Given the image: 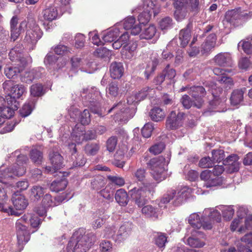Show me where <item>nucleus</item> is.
<instances>
[{
	"mask_svg": "<svg viewBox=\"0 0 252 252\" xmlns=\"http://www.w3.org/2000/svg\"><path fill=\"white\" fill-rule=\"evenodd\" d=\"M18 18L17 16L12 17L10 21V38L13 41L17 40L19 37L24 26H27L26 21L21 22L18 27Z\"/></svg>",
	"mask_w": 252,
	"mask_h": 252,
	"instance_id": "10",
	"label": "nucleus"
},
{
	"mask_svg": "<svg viewBox=\"0 0 252 252\" xmlns=\"http://www.w3.org/2000/svg\"><path fill=\"white\" fill-rule=\"evenodd\" d=\"M7 100V105L0 111V116L3 118L10 119L14 115V111L17 110L19 106L18 101H15L13 98Z\"/></svg>",
	"mask_w": 252,
	"mask_h": 252,
	"instance_id": "13",
	"label": "nucleus"
},
{
	"mask_svg": "<svg viewBox=\"0 0 252 252\" xmlns=\"http://www.w3.org/2000/svg\"><path fill=\"white\" fill-rule=\"evenodd\" d=\"M128 233L129 230L126 227V225H122L120 227L118 231V233L115 238V241L119 243L126 240L128 236Z\"/></svg>",
	"mask_w": 252,
	"mask_h": 252,
	"instance_id": "41",
	"label": "nucleus"
},
{
	"mask_svg": "<svg viewBox=\"0 0 252 252\" xmlns=\"http://www.w3.org/2000/svg\"><path fill=\"white\" fill-rule=\"evenodd\" d=\"M189 93L197 102L194 103V107L201 108L204 102L203 97L206 94L205 88L201 86H193L190 88Z\"/></svg>",
	"mask_w": 252,
	"mask_h": 252,
	"instance_id": "9",
	"label": "nucleus"
},
{
	"mask_svg": "<svg viewBox=\"0 0 252 252\" xmlns=\"http://www.w3.org/2000/svg\"><path fill=\"white\" fill-rule=\"evenodd\" d=\"M156 235L154 237L155 243L159 248H164L166 243L167 242V236L165 233L158 232H156Z\"/></svg>",
	"mask_w": 252,
	"mask_h": 252,
	"instance_id": "36",
	"label": "nucleus"
},
{
	"mask_svg": "<svg viewBox=\"0 0 252 252\" xmlns=\"http://www.w3.org/2000/svg\"><path fill=\"white\" fill-rule=\"evenodd\" d=\"M165 79L172 80L176 75V70L171 67L170 64L166 65L161 72Z\"/></svg>",
	"mask_w": 252,
	"mask_h": 252,
	"instance_id": "44",
	"label": "nucleus"
},
{
	"mask_svg": "<svg viewBox=\"0 0 252 252\" xmlns=\"http://www.w3.org/2000/svg\"><path fill=\"white\" fill-rule=\"evenodd\" d=\"M2 88L4 91L7 94L6 96L7 100L13 98L15 101H18L17 99L20 98L22 96L26 93V88L20 84L14 85L13 82L11 80H6L2 84Z\"/></svg>",
	"mask_w": 252,
	"mask_h": 252,
	"instance_id": "4",
	"label": "nucleus"
},
{
	"mask_svg": "<svg viewBox=\"0 0 252 252\" xmlns=\"http://www.w3.org/2000/svg\"><path fill=\"white\" fill-rule=\"evenodd\" d=\"M16 228L17 230V237L18 244L19 246L23 248L30 239L31 235L27 226L24 224H19L16 222Z\"/></svg>",
	"mask_w": 252,
	"mask_h": 252,
	"instance_id": "11",
	"label": "nucleus"
},
{
	"mask_svg": "<svg viewBox=\"0 0 252 252\" xmlns=\"http://www.w3.org/2000/svg\"><path fill=\"white\" fill-rule=\"evenodd\" d=\"M156 33V28L153 25H151L146 28L141 33L140 36L141 39H150L153 37Z\"/></svg>",
	"mask_w": 252,
	"mask_h": 252,
	"instance_id": "43",
	"label": "nucleus"
},
{
	"mask_svg": "<svg viewBox=\"0 0 252 252\" xmlns=\"http://www.w3.org/2000/svg\"><path fill=\"white\" fill-rule=\"evenodd\" d=\"M43 188L37 186L32 187L30 194L31 198L34 200H39L43 195Z\"/></svg>",
	"mask_w": 252,
	"mask_h": 252,
	"instance_id": "45",
	"label": "nucleus"
},
{
	"mask_svg": "<svg viewBox=\"0 0 252 252\" xmlns=\"http://www.w3.org/2000/svg\"><path fill=\"white\" fill-rule=\"evenodd\" d=\"M217 65L223 67H232L233 61L230 55L227 53H220L217 54L214 58Z\"/></svg>",
	"mask_w": 252,
	"mask_h": 252,
	"instance_id": "16",
	"label": "nucleus"
},
{
	"mask_svg": "<svg viewBox=\"0 0 252 252\" xmlns=\"http://www.w3.org/2000/svg\"><path fill=\"white\" fill-rule=\"evenodd\" d=\"M224 219L229 220L231 219L234 214V210L231 206H228L223 209L222 211Z\"/></svg>",
	"mask_w": 252,
	"mask_h": 252,
	"instance_id": "63",
	"label": "nucleus"
},
{
	"mask_svg": "<svg viewBox=\"0 0 252 252\" xmlns=\"http://www.w3.org/2000/svg\"><path fill=\"white\" fill-rule=\"evenodd\" d=\"M137 44L136 42H129L128 44L124 45L122 53L123 56L126 58L130 59L133 55V52L136 50Z\"/></svg>",
	"mask_w": 252,
	"mask_h": 252,
	"instance_id": "30",
	"label": "nucleus"
},
{
	"mask_svg": "<svg viewBox=\"0 0 252 252\" xmlns=\"http://www.w3.org/2000/svg\"><path fill=\"white\" fill-rule=\"evenodd\" d=\"M215 163L212 158L209 157H204L202 158L199 162V166L203 168H210L212 167Z\"/></svg>",
	"mask_w": 252,
	"mask_h": 252,
	"instance_id": "57",
	"label": "nucleus"
},
{
	"mask_svg": "<svg viewBox=\"0 0 252 252\" xmlns=\"http://www.w3.org/2000/svg\"><path fill=\"white\" fill-rule=\"evenodd\" d=\"M0 210L5 213H7L8 215L19 216V214L15 211L11 206L9 205L7 203H4L0 202Z\"/></svg>",
	"mask_w": 252,
	"mask_h": 252,
	"instance_id": "53",
	"label": "nucleus"
},
{
	"mask_svg": "<svg viewBox=\"0 0 252 252\" xmlns=\"http://www.w3.org/2000/svg\"><path fill=\"white\" fill-rule=\"evenodd\" d=\"M152 14L150 13L147 12V11H143L139 15L138 17L139 23L143 25L148 23L150 20Z\"/></svg>",
	"mask_w": 252,
	"mask_h": 252,
	"instance_id": "62",
	"label": "nucleus"
},
{
	"mask_svg": "<svg viewBox=\"0 0 252 252\" xmlns=\"http://www.w3.org/2000/svg\"><path fill=\"white\" fill-rule=\"evenodd\" d=\"M36 100L34 98L29 99L20 109L19 115L21 118H25L31 114L35 108Z\"/></svg>",
	"mask_w": 252,
	"mask_h": 252,
	"instance_id": "18",
	"label": "nucleus"
},
{
	"mask_svg": "<svg viewBox=\"0 0 252 252\" xmlns=\"http://www.w3.org/2000/svg\"><path fill=\"white\" fill-rule=\"evenodd\" d=\"M36 71L34 70H32L29 71H26L25 74L21 77V81L27 84L31 83L35 79Z\"/></svg>",
	"mask_w": 252,
	"mask_h": 252,
	"instance_id": "49",
	"label": "nucleus"
},
{
	"mask_svg": "<svg viewBox=\"0 0 252 252\" xmlns=\"http://www.w3.org/2000/svg\"><path fill=\"white\" fill-rule=\"evenodd\" d=\"M22 69L13 66H6L4 68V73L9 79H14L22 71Z\"/></svg>",
	"mask_w": 252,
	"mask_h": 252,
	"instance_id": "34",
	"label": "nucleus"
},
{
	"mask_svg": "<svg viewBox=\"0 0 252 252\" xmlns=\"http://www.w3.org/2000/svg\"><path fill=\"white\" fill-rule=\"evenodd\" d=\"M42 15L44 21L51 22L56 20L58 17L57 8L54 5L49 6L43 10Z\"/></svg>",
	"mask_w": 252,
	"mask_h": 252,
	"instance_id": "22",
	"label": "nucleus"
},
{
	"mask_svg": "<svg viewBox=\"0 0 252 252\" xmlns=\"http://www.w3.org/2000/svg\"><path fill=\"white\" fill-rule=\"evenodd\" d=\"M246 90V88L233 90L230 98L231 104L233 105L240 104L243 100L244 94Z\"/></svg>",
	"mask_w": 252,
	"mask_h": 252,
	"instance_id": "24",
	"label": "nucleus"
},
{
	"mask_svg": "<svg viewBox=\"0 0 252 252\" xmlns=\"http://www.w3.org/2000/svg\"><path fill=\"white\" fill-rule=\"evenodd\" d=\"M49 159L52 166H46V170L48 172H55L62 167L63 164V158L58 152H52L49 155Z\"/></svg>",
	"mask_w": 252,
	"mask_h": 252,
	"instance_id": "14",
	"label": "nucleus"
},
{
	"mask_svg": "<svg viewBox=\"0 0 252 252\" xmlns=\"http://www.w3.org/2000/svg\"><path fill=\"white\" fill-rule=\"evenodd\" d=\"M117 138L115 136H112L108 138L106 141L107 150L109 152L114 151L117 144Z\"/></svg>",
	"mask_w": 252,
	"mask_h": 252,
	"instance_id": "59",
	"label": "nucleus"
},
{
	"mask_svg": "<svg viewBox=\"0 0 252 252\" xmlns=\"http://www.w3.org/2000/svg\"><path fill=\"white\" fill-rule=\"evenodd\" d=\"M42 34L43 32L38 27L35 26L32 29L27 30L24 41L33 49V47L40 39Z\"/></svg>",
	"mask_w": 252,
	"mask_h": 252,
	"instance_id": "7",
	"label": "nucleus"
},
{
	"mask_svg": "<svg viewBox=\"0 0 252 252\" xmlns=\"http://www.w3.org/2000/svg\"><path fill=\"white\" fill-rule=\"evenodd\" d=\"M165 159L162 156L151 159L147 163V166L152 170V174L155 180L159 183L166 178L164 168Z\"/></svg>",
	"mask_w": 252,
	"mask_h": 252,
	"instance_id": "3",
	"label": "nucleus"
},
{
	"mask_svg": "<svg viewBox=\"0 0 252 252\" xmlns=\"http://www.w3.org/2000/svg\"><path fill=\"white\" fill-rule=\"evenodd\" d=\"M111 77L114 79H120L124 74V68L121 63L113 62L110 66Z\"/></svg>",
	"mask_w": 252,
	"mask_h": 252,
	"instance_id": "21",
	"label": "nucleus"
},
{
	"mask_svg": "<svg viewBox=\"0 0 252 252\" xmlns=\"http://www.w3.org/2000/svg\"><path fill=\"white\" fill-rule=\"evenodd\" d=\"M116 202L122 206H126L128 202V196L127 192L123 189H118L115 193Z\"/></svg>",
	"mask_w": 252,
	"mask_h": 252,
	"instance_id": "26",
	"label": "nucleus"
},
{
	"mask_svg": "<svg viewBox=\"0 0 252 252\" xmlns=\"http://www.w3.org/2000/svg\"><path fill=\"white\" fill-rule=\"evenodd\" d=\"M67 183V180L64 177H63L62 178L59 180L57 179L51 183L50 188L52 191L58 192L64 189Z\"/></svg>",
	"mask_w": 252,
	"mask_h": 252,
	"instance_id": "28",
	"label": "nucleus"
},
{
	"mask_svg": "<svg viewBox=\"0 0 252 252\" xmlns=\"http://www.w3.org/2000/svg\"><path fill=\"white\" fill-rule=\"evenodd\" d=\"M200 10L199 0H188V11L197 14Z\"/></svg>",
	"mask_w": 252,
	"mask_h": 252,
	"instance_id": "48",
	"label": "nucleus"
},
{
	"mask_svg": "<svg viewBox=\"0 0 252 252\" xmlns=\"http://www.w3.org/2000/svg\"><path fill=\"white\" fill-rule=\"evenodd\" d=\"M151 119L155 122L162 121L165 118L164 112L159 107H154L149 112Z\"/></svg>",
	"mask_w": 252,
	"mask_h": 252,
	"instance_id": "32",
	"label": "nucleus"
},
{
	"mask_svg": "<svg viewBox=\"0 0 252 252\" xmlns=\"http://www.w3.org/2000/svg\"><path fill=\"white\" fill-rule=\"evenodd\" d=\"M30 158L36 164L41 163L43 158L42 152L37 148H33L30 152Z\"/></svg>",
	"mask_w": 252,
	"mask_h": 252,
	"instance_id": "39",
	"label": "nucleus"
},
{
	"mask_svg": "<svg viewBox=\"0 0 252 252\" xmlns=\"http://www.w3.org/2000/svg\"><path fill=\"white\" fill-rule=\"evenodd\" d=\"M188 244L189 246L193 248H201L205 245V243L200 241L199 239L193 237H189L188 239Z\"/></svg>",
	"mask_w": 252,
	"mask_h": 252,
	"instance_id": "58",
	"label": "nucleus"
},
{
	"mask_svg": "<svg viewBox=\"0 0 252 252\" xmlns=\"http://www.w3.org/2000/svg\"><path fill=\"white\" fill-rule=\"evenodd\" d=\"M13 204L16 210H23L26 208L28 201L24 196L15 194L12 198Z\"/></svg>",
	"mask_w": 252,
	"mask_h": 252,
	"instance_id": "25",
	"label": "nucleus"
},
{
	"mask_svg": "<svg viewBox=\"0 0 252 252\" xmlns=\"http://www.w3.org/2000/svg\"><path fill=\"white\" fill-rule=\"evenodd\" d=\"M154 91L149 87L142 88L138 93L135 95V101H141L144 99L147 96L153 95Z\"/></svg>",
	"mask_w": 252,
	"mask_h": 252,
	"instance_id": "35",
	"label": "nucleus"
},
{
	"mask_svg": "<svg viewBox=\"0 0 252 252\" xmlns=\"http://www.w3.org/2000/svg\"><path fill=\"white\" fill-rule=\"evenodd\" d=\"M96 237L93 233H86L83 230L74 233L68 242L67 252H86L94 245Z\"/></svg>",
	"mask_w": 252,
	"mask_h": 252,
	"instance_id": "1",
	"label": "nucleus"
},
{
	"mask_svg": "<svg viewBox=\"0 0 252 252\" xmlns=\"http://www.w3.org/2000/svg\"><path fill=\"white\" fill-rule=\"evenodd\" d=\"M99 246L102 252H111L112 250V244L110 241L103 240Z\"/></svg>",
	"mask_w": 252,
	"mask_h": 252,
	"instance_id": "64",
	"label": "nucleus"
},
{
	"mask_svg": "<svg viewBox=\"0 0 252 252\" xmlns=\"http://www.w3.org/2000/svg\"><path fill=\"white\" fill-rule=\"evenodd\" d=\"M173 5L176 11H188V0H174Z\"/></svg>",
	"mask_w": 252,
	"mask_h": 252,
	"instance_id": "46",
	"label": "nucleus"
},
{
	"mask_svg": "<svg viewBox=\"0 0 252 252\" xmlns=\"http://www.w3.org/2000/svg\"><path fill=\"white\" fill-rule=\"evenodd\" d=\"M8 172L15 176H22L26 172V168L25 167L20 166L15 164L8 168Z\"/></svg>",
	"mask_w": 252,
	"mask_h": 252,
	"instance_id": "47",
	"label": "nucleus"
},
{
	"mask_svg": "<svg viewBox=\"0 0 252 252\" xmlns=\"http://www.w3.org/2000/svg\"><path fill=\"white\" fill-rule=\"evenodd\" d=\"M216 43V35L212 34L207 37L201 47L200 52L203 55H208L211 50L215 47Z\"/></svg>",
	"mask_w": 252,
	"mask_h": 252,
	"instance_id": "17",
	"label": "nucleus"
},
{
	"mask_svg": "<svg viewBox=\"0 0 252 252\" xmlns=\"http://www.w3.org/2000/svg\"><path fill=\"white\" fill-rule=\"evenodd\" d=\"M189 194V192L186 188H183L178 192L175 189H170L164 194L161 202L163 203H167L171 200L174 199L173 204L175 206H178L188 198Z\"/></svg>",
	"mask_w": 252,
	"mask_h": 252,
	"instance_id": "5",
	"label": "nucleus"
},
{
	"mask_svg": "<svg viewBox=\"0 0 252 252\" xmlns=\"http://www.w3.org/2000/svg\"><path fill=\"white\" fill-rule=\"evenodd\" d=\"M119 35V31L117 29L109 31L104 33L102 37L104 43L111 42L114 41Z\"/></svg>",
	"mask_w": 252,
	"mask_h": 252,
	"instance_id": "42",
	"label": "nucleus"
},
{
	"mask_svg": "<svg viewBox=\"0 0 252 252\" xmlns=\"http://www.w3.org/2000/svg\"><path fill=\"white\" fill-rule=\"evenodd\" d=\"M146 170L144 168H140L137 169L132 173L134 179L137 181L142 182L145 178L146 175Z\"/></svg>",
	"mask_w": 252,
	"mask_h": 252,
	"instance_id": "51",
	"label": "nucleus"
},
{
	"mask_svg": "<svg viewBox=\"0 0 252 252\" xmlns=\"http://www.w3.org/2000/svg\"><path fill=\"white\" fill-rule=\"evenodd\" d=\"M114 110H116L117 114H121L122 115L127 113V111H129V109L126 107L125 101H120L118 103L114 105L113 106L108 110V113H111Z\"/></svg>",
	"mask_w": 252,
	"mask_h": 252,
	"instance_id": "37",
	"label": "nucleus"
},
{
	"mask_svg": "<svg viewBox=\"0 0 252 252\" xmlns=\"http://www.w3.org/2000/svg\"><path fill=\"white\" fill-rule=\"evenodd\" d=\"M154 129L153 126L151 123L146 124L141 129V133L144 137L149 138L151 136L152 132Z\"/></svg>",
	"mask_w": 252,
	"mask_h": 252,
	"instance_id": "61",
	"label": "nucleus"
},
{
	"mask_svg": "<svg viewBox=\"0 0 252 252\" xmlns=\"http://www.w3.org/2000/svg\"><path fill=\"white\" fill-rule=\"evenodd\" d=\"M207 220L206 221L210 222L212 224V221L219 222L221 220V215L220 213L217 210H213L210 212L208 217H206Z\"/></svg>",
	"mask_w": 252,
	"mask_h": 252,
	"instance_id": "55",
	"label": "nucleus"
},
{
	"mask_svg": "<svg viewBox=\"0 0 252 252\" xmlns=\"http://www.w3.org/2000/svg\"><path fill=\"white\" fill-rule=\"evenodd\" d=\"M85 132V127L83 126L75 127L71 135L72 139L78 144H81L85 141L83 132Z\"/></svg>",
	"mask_w": 252,
	"mask_h": 252,
	"instance_id": "31",
	"label": "nucleus"
},
{
	"mask_svg": "<svg viewBox=\"0 0 252 252\" xmlns=\"http://www.w3.org/2000/svg\"><path fill=\"white\" fill-rule=\"evenodd\" d=\"M212 159L214 162H220L223 161L225 157L224 152L222 150H213L212 151Z\"/></svg>",
	"mask_w": 252,
	"mask_h": 252,
	"instance_id": "50",
	"label": "nucleus"
},
{
	"mask_svg": "<svg viewBox=\"0 0 252 252\" xmlns=\"http://www.w3.org/2000/svg\"><path fill=\"white\" fill-rule=\"evenodd\" d=\"M201 180L205 182V186L206 188L216 187L220 185L221 180L220 177L215 176L211 170H205L202 171L200 176Z\"/></svg>",
	"mask_w": 252,
	"mask_h": 252,
	"instance_id": "12",
	"label": "nucleus"
},
{
	"mask_svg": "<svg viewBox=\"0 0 252 252\" xmlns=\"http://www.w3.org/2000/svg\"><path fill=\"white\" fill-rule=\"evenodd\" d=\"M185 115L183 112H179L176 114L175 111H172L166 121V128L168 130H175L182 126Z\"/></svg>",
	"mask_w": 252,
	"mask_h": 252,
	"instance_id": "6",
	"label": "nucleus"
},
{
	"mask_svg": "<svg viewBox=\"0 0 252 252\" xmlns=\"http://www.w3.org/2000/svg\"><path fill=\"white\" fill-rule=\"evenodd\" d=\"M44 94L45 91L41 84H34L30 87V94L32 96L39 97L43 95Z\"/></svg>",
	"mask_w": 252,
	"mask_h": 252,
	"instance_id": "33",
	"label": "nucleus"
},
{
	"mask_svg": "<svg viewBox=\"0 0 252 252\" xmlns=\"http://www.w3.org/2000/svg\"><path fill=\"white\" fill-rule=\"evenodd\" d=\"M206 220H207V218L205 217L200 218L197 214L194 213L190 215L189 223L195 229H199L202 227L204 229H211L212 228L211 223L206 221Z\"/></svg>",
	"mask_w": 252,
	"mask_h": 252,
	"instance_id": "8",
	"label": "nucleus"
},
{
	"mask_svg": "<svg viewBox=\"0 0 252 252\" xmlns=\"http://www.w3.org/2000/svg\"><path fill=\"white\" fill-rule=\"evenodd\" d=\"M141 211L146 217L156 220L158 219L159 209L151 205H147L143 207Z\"/></svg>",
	"mask_w": 252,
	"mask_h": 252,
	"instance_id": "23",
	"label": "nucleus"
},
{
	"mask_svg": "<svg viewBox=\"0 0 252 252\" xmlns=\"http://www.w3.org/2000/svg\"><path fill=\"white\" fill-rule=\"evenodd\" d=\"M106 184L105 178L101 176H96L91 180V187L93 189L98 190L104 187Z\"/></svg>",
	"mask_w": 252,
	"mask_h": 252,
	"instance_id": "38",
	"label": "nucleus"
},
{
	"mask_svg": "<svg viewBox=\"0 0 252 252\" xmlns=\"http://www.w3.org/2000/svg\"><path fill=\"white\" fill-rule=\"evenodd\" d=\"M240 14L241 7L229 10L225 14L223 22L233 24L236 20H241Z\"/></svg>",
	"mask_w": 252,
	"mask_h": 252,
	"instance_id": "20",
	"label": "nucleus"
},
{
	"mask_svg": "<svg viewBox=\"0 0 252 252\" xmlns=\"http://www.w3.org/2000/svg\"><path fill=\"white\" fill-rule=\"evenodd\" d=\"M172 26V20L169 17H166L159 22V27L161 30H168Z\"/></svg>",
	"mask_w": 252,
	"mask_h": 252,
	"instance_id": "56",
	"label": "nucleus"
},
{
	"mask_svg": "<svg viewBox=\"0 0 252 252\" xmlns=\"http://www.w3.org/2000/svg\"><path fill=\"white\" fill-rule=\"evenodd\" d=\"M80 121L84 126L88 125L91 122L90 114L88 109H85L80 114Z\"/></svg>",
	"mask_w": 252,
	"mask_h": 252,
	"instance_id": "60",
	"label": "nucleus"
},
{
	"mask_svg": "<svg viewBox=\"0 0 252 252\" xmlns=\"http://www.w3.org/2000/svg\"><path fill=\"white\" fill-rule=\"evenodd\" d=\"M158 63L159 61L157 57L153 56L151 58V61L148 63L144 71L145 76L147 79H148L151 75L155 72Z\"/></svg>",
	"mask_w": 252,
	"mask_h": 252,
	"instance_id": "29",
	"label": "nucleus"
},
{
	"mask_svg": "<svg viewBox=\"0 0 252 252\" xmlns=\"http://www.w3.org/2000/svg\"><path fill=\"white\" fill-rule=\"evenodd\" d=\"M157 184L154 182H146L142 186L134 188L129 191L132 200L139 207L143 206L147 202V197L155 191Z\"/></svg>",
	"mask_w": 252,
	"mask_h": 252,
	"instance_id": "2",
	"label": "nucleus"
},
{
	"mask_svg": "<svg viewBox=\"0 0 252 252\" xmlns=\"http://www.w3.org/2000/svg\"><path fill=\"white\" fill-rule=\"evenodd\" d=\"M156 2L155 0H144V11L153 14L155 16L159 12V7L156 5Z\"/></svg>",
	"mask_w": 252,
	"mask_h": 252,
	"instance_id": "27",
	"label": "nucleus"
},
{
	"mask_svg": "<svg viewBox=\"0 0 252 252\" xmlns=\"http://www.w3.org/2000/svg\"><path fill=\"white\" fill-rule=\"evenodd\" d=\"M73 166L75 167L83 166L86 162V159L83 154H73Z\"/></svg>",
	"mask_w": 252,
	"mask_h": 252,
	"instance_id": "52",
	"label": "nucleus"
},
{
	"mask_svg": "<svg viewBox=\"0 0 252 252\" xmlns=\"http://www.w3.org/2000/svg\"><path fill=\"white\" fill-rule=\"evenodd\" d=\"M210 91L213 96V99L209 102V109L213 110L221 104L222 101L219 95L222 93V89L220 87H218L216 84H213L211 85Z\"/></svg>",
	"mask_w": 252,
	"mask_h": 252,
	"instance_id": "15",
	"label": "nucleus"
},
{
	"mask_svg": "<svg viewBox=\"0 0 252 252\" xmlns=\"http://www.w3.org/2000/svg\"><path fill=\"white\" fill-rule=\"evenodd\" d=\"M180 102L184 107L186 109H189L192 106H194V103H197L195 100L194 101L191 100L190 97L187 94L182 96L180 99Z\"/></svg>",
	"mask_w": 252,
	"mask_h": 252,
	"instance_id": "54",
	"label": "nucleus"
},
{
	"mask_svg": "<svg viewBox=\"0 0 252 252\" xmlns=\"http://www.w3.org/2000/svg\"><path fill=\"white\" fill-rule=\"evenodd\" d=\"M100 149L99 143H90L86 145L84 148L85 153L89 156H94L98 152Z\"/></svg>",
	"mask_w": 252,
	"mask_h": 252,
	"instance_id": "40",
	"label": "nucleus"
},
{
	"mask_svg": "<svg viewBox=\"0 0 252 252\" xmlns=\"http://www.w3.org/2000/svg\"><path fill=\"white\" fill-rule=\"evenodd\" d=\"M191 28V24L189 23L185 28L180 32L179 38L180 41V45L183 47L187 46L190 39Z\"/></svg>",
	"mask_w": 252,
	"mask_h": 252,
	"instance_id": "19",
	"label": "nucleus"
}]
</instances>
